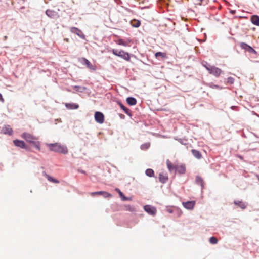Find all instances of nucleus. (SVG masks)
I'll return each mask as SVG.
<instances>
[{
    "label": "nucleus",
    "instance_id": "nucleus-1",
    "mask_svg": "<svg viewBox=\"0 0 259 259\" xmlns=\"http://www.w3.org/2000/svg\"><path fill=\"white\" fill-rule=\"evenodd\" d=\"M21 137L27 142L31 144L36 149L38 150H40V142L38 141L37 137L27 132L22 133Z\"/></svg>",
    "mask_w": 259,
    "mask_h": 259
},
{
    "label": "nucleus",
    "instance_id": "nucleus-2",
    "mask_svg": "<svg viewBox=\"0 0 259 259\" xmlns=\"http://www.w3.org/2000/svg\"><path fill=\"white\" fill-rule=\"evenodd\" d=\"M47 146L49 147L50 151L64 154L68 153L67 147L59 143L47 144Z\"/></svg>",
    "mask_w": 259,
    "mask_h": 259
},
{
    "label": "nucleus",
    "instance_id": "nucleus-3",
    "mask_svg": "<svg viewBox=\"0 0 259 259\" xmlns=\"http://www.w3.org/2000/svg\"><path fill=\"white\" fill-rule=\"evenodd\" d=\"M203 65L210 74L217 77H219L222 73V70L220 68L214 66H212L207 63H206L205 64H203Z\"/></svg>",
    "mask_w": 259,
    "mask_h": 259
},
{
    "label": "nucleus",
    "instance_id": "nucleus-4",
    "mask_svg": "<svg viewBox=\"0 0 259 259\" xmlns=\"http://www.w3.org/2000/svg\"><path fill=\"white\" fill-rule=\"evenodd\" d=\"M111 52L115 56L120 57L127 61H130L131 60L130 54L123 50H121L118 51L116 49H113L111 50Z\"/></svg>",
    "mask_w": 259,
    "mask_h": 259
},
{
    "label": "nucleus",
    "instance_id": "nucleus-5",
    "mask_svg": "<svg viewBox=\"0 0 259 259\" xmlns=\"http://www.w3.org/2000/svg\"><path fill=\"white\" fill-rule=\"evenodd\" d=\"M95 120L97 122L102 124L104 122V115L102 112L97 111L95 113Z\"/></svg>",
    "mask_w": 259,
    "mask_h": 259
},
{
    "label": "nucleus",
    "instance_id": "nucleus-6",
    "mask_svg": "<svg viewBox=\"0 0 259 259\" xmlns=\"http://www.w3.org/2000/svg\"><path fill=\"white\" fill-rule=\"evenodd\" d=\"M144 210L147 212L149 214L151 215H155L156 213V209L155 207L149 205H146L144 207Z\"/></svg>",
    "mask_w": 259,
    "mask_h": 259
},
{
    "label": "nucleus",
    "instance_id": "nucleus-7",
    "mask_svg": "<svg viewBox=\"0 0 259 259\" xmlns=\"http://www.w3.org/2000/svg\"><path fill=\"white\" fill-rule=\"evenodd\" d=\"M81 63L84 64L87 68L91 70L95 71L96 70V67L95 65H93L88 59L85 58H82L81 59Z\"/></svg>",
    "mask_w": 259,
    "mask_h": 259
},
{
    "label": "nucleus",
    "instance_id": "nucleus-8",
    "mask_svg": "<svg viewBox=\"0 0 259 259\" xmlns=\"http://www.w3.org/2000/svg\"><path fill=\"white\" fill-rule=\"evenodd\" d=\"M70 30L71 32L76 34L80 38H81L82 39L85 38L84 34L82 33L81 30L79 29L78 28H76L75 27H72L70 28Z\"/></svg>",
    "mask_w": 259,
    "mask_h": 259
},
{
    "label": "nucleus",
    "instance_id": "nucleus-9",
    "mask_svg": "<svg viewBox=\"0 0 259 259\" xmlns=\"http://www.w3.org/2000/svg\"><path fill=\"white\" fill-rule=\"evenodd\" d=\"M90 195L92 196H94L95 195H103L105 198H111L112 195L106 191H98L92 192L90 193Z\"/></svg>",
    "mask_w": 259,
    "mask_h": 259
},
{
    "label": "nucleus",
    "instance_id": "nucleus-10",
    "mask_svg": "<svg viewBox=\"0 0 259 259\" xmlns=\"http://www.w3.org/2000/svg\"><path fill=\"white\" fill-rule=\"evenodd\" d=\"M132 42V40L130 39H127L126 40L123 39H119L117 41V44L119 45L125 46V47H130L131 46V43Z\"/></svg>",
    "mask_w": 259,
    "mask_h": 259
},
{
    "label": "nucleus",
    "instance_id": "nucleus-11",
    "mask_svg": "<svg viewBox=\"0 0 259 259\" xmlns=\"http://www.w3.org/2000/svg\"><path fill=\"white\" fill-rule=\"evenodd\" d=\"M196 202L195 201H190L186 202H183V206L187 209H192L195 205Z\"/></svg>",
    "mask_w": 259,
    "mask_h": 259
},
{
    "label": "nucleus",
    "instance_id": "nucleus-12",
    "mask_svg": "<svg viewBox=\"0 0 259 259\" xmlns=\"http://www.w3.org/2000/svg\"><path fill=\"white\" fill-rule=\"evenodd\" d=\"M13 143L15 146L20 147L23 149H26L27 148V146L26 143L22 140H14L13 141Z\"/></svg>",
    "mask_w": 259,
    "mask_h": 259
},
{
    "label": "nucleus",
    "instance_id": "nucleus-13",
    "mask_svg": "<svg viewBox=\"0 0 259 259\" xmlns=\"http://www.w3.org/2000/svg\"><path fill=\"white\" fill-rule=\"evenodd\" d=\"M46 15L52 18H56L58 17V13L51 10H47L46 12Z\"/></svg>",
    "mask_w": 259,
    "mask_h": 259
},
{
    "label": "nucleus",
    "instance_id": "nucleus-14",
    "mask_svg": "<svg viewBox=\"0 0 259 259\" xmlns=\"http://www.w3.org/2000/svg\"><path fill=\"white\" fill-rule=\"evenodd\" d=\"M240 47L242 49L247 51L248 52H249L250 53H251V52L255 53V51L251 47L249 46L246 43H244V42L241 43Z\"/></svg>",
    "mask_w": 259,
    "mask_h": 259
},
{
    "label": "nucleus",
    "instance_id": "nucleus-15",
    "mask_svg": "<svg viewBox=\"0 0 259 259\" xmlns=\"http://www.w3.org/2000/svg\"><path fill=\"white\" fill-rule=\"evenodd\" d=\"M159 179L160 182L164 183L168 180V176L164 172L160 173L159 176Z\"/></svg>",
    "mask_w": 259,
    "mask_h": 259
},
{
    "label": "nucleus",
    "instance_id": "nucleus-16",
    "mask_svg": "<svg viewBox=\"0 0 259 259\" xmlns=\"http://www.w3.org/2000/svg\"><path fill=\"white\" fill-rule=\"evenodd\" d=\"M2 131L3 133L9 135H12L13 132L12 128L9 125L3 127Z\"/></svg>",
    "mask_w": 259,
    "mask_h": 259
},
{
    "label": "nucleus",
    "instance_id": "nucleus-17",
    "mask_svg": "<svg viewBox=\"0 0 259 259\" xmlns=\"http://www.w3.org/2000/svg\"><path fill=\"white\" fill-rule=\"evenodd\" d=\"M250 20L254 25L259 26V16L253 15L251 17Z\"/></svg>",
    "mask_w": 259,
    "mask_h": 259
},
{
    "label": "nucleus",
    "instance_id": "nucleus-18",
    "mask_svg": "<svg viewBox=\"0 0 259 259\" xmlns=\"http://www.w3.org/2000/svg\"><path fill=\"white\" fill-rule=\"evenodd\" d=\"M191 152L193 156L195 157L197 159H200L202 158V155L200 151L195 149H192L191 150Z\"/></svg>",
    "mask_w": 259,
    "mask_h": 259
},
{
    "label": "nucleus",
    "instance_id": "nucleus-19",
    "mask_svg": "<svg viewBox=\"0 0 259 259\" xmlns=\"http://www.w3.org/2000/svg\"><path fill=\"white\" fill-rule=\"evenodd\" d=\"M166 164L167 168L170 172H171L173 170L176 171L177 166L174 165L169 160H167Z\"/></svg>",
    "mask_w": 259,
    "mask_h": 259
},
{
    "label": "nucleus",
    "instance_id": "nucleus-20",
    "mask_svg": "<svg viewBox=\"0 0 259 259\" xmlns=\"http://www.w3.org/2000/svg\"><path fill=\"white\" fill-rule=\"evenodd\" d=\"M65 106L68 109H76L79 107L78 105L75 103H66Z\"/></svg>",
    "mask_w": 259,
    "mask_h": 259
},
{
    "label": "nucleus",
    "instance_id": "nucleus-21",
    "mask_svg": "<svg viewBox=\"0 0 259 259\" xmlns=\"http://www.w3.org/2000/svg\"><path fill=\"white\" fill-rule=\"evenodd\" d=\"M126 102L131 106H133L136 104V99L133 97H128L126 99Z\"/></svg>",
    "mask_w": 259,
    "mask_h": 259
},
{
    "label": "nucleus",
    "instance_id": "nucleus-22",
    "mask_svg": "<svg viewBox=\"0 0 259 259\" xmlns=\"http://www.w3.org/2000/svg\"><path fill=\"white\" fill-rule=\"evenodd\" d=\"M130 24L133 27L138 28L140 26L141 22L139 20L133 19L131 21Z\"/></svg>",
    "mask_w": 259,
    "mask_h": 259
},
{
    "label": "nucleus",
    "instance_id": "nucleus-23",
    "mask_svg": "<svg viewBox=\"0 0 259 259\" xmlns=\"http://www.w3.org/2000/svg\"><path fill=\"white\" fill-rule=\"evenodd\" d=\"M176 171L181 174H184L186 171V168L183 165L177 166Z\"/></svg>",
    "mask_w": 259,
    "mask_h": 259
},
{
    "label": "nucleus",
    "instance_id": "nucleus-24",
    "mask_svg": "<svg viewBox=\"0 0 259 259\" xmlns=\"http://www.w3.org/2000/svg\"><path fill=\"white\" fill-rule=\"evenodd\" d=\"M234 203L235 205L238 206L242 209H244L246 208L245 204L242 201L236 200L234 201Z\"/></svg>",
    "mask_w": 259,
    "mask_h": 259
},
{
    "label": "nucleus",
    "instance_id": "nucleus-25",
    "mask_svg": "<svg viewBox=\"0 0 259 259\" xmlns=\"http://www.w3.org/2000/svg\"><path fill=\"white\" fill-rule=\"evenodd\" d=\"M195 181H196V183L198 185H200L201 186L202 188H203V187H204V182H203V180L202 179V178L201 177H200V176H197L196 177Z\"/></svg>",
    "mask_w": 259,
    "mask_h": 259
},
{
    "label": "nucleus",
    "instance_id": "nucleus-26",
    "mask_svg": "<svg viewBox=\"0 0 259 259\" xmlns=\"http://www.w3.org/2000/svg\"><path fill=\"white\" fill-rule=\"evenodd\" d=\"M45 177L47 179V180L51 182L54 183H59V181L58 180H57L55 178H53V177H51L50 176H49L46 174H45Z\"/></svg>",
    "mask_w": 259,
    "mask_h": 259
},
{
    "label": "nucleus",
    "instance_id": "nucleus-27",
    "mask_svg": "<svg viewBox=\"0 0 259 259\" xmlns=\"http://www.w3.org/2000/svg\"><path fill=\"white\" fill-rule=\"evenodd\" d=\"M119 105L120 106V108L124 111V112L130 115V110L127 108L125 106H124L122 103H119Z\"/></svg>",
    "mask_w": 259,
    "mask_h": 259
},
{
    "label": "nucleus",
    "instance_id": "nucleus-28",
    "mask_svg": "<svg viewBox=\"0 0 259 259\" xmlns=\"http://www.w3.org/2000/svg\"><path fill=\"white\" fill-rule=\"evenodd\" d=\"M155 56L157 58L159 57H161L162 58H165L166 57V53L158 52L155 53Z\"/></svg>",
    "mask_w": 259,
    "mask_h": 259
},
{
    "label": "nucleus",
    "instance_id": "nucleus-29",
    "mask_svg": "<svg viewBox=\"0 0 259 259\" xmlns=\"http://www.w3.org/2000/svg\"><path fill=\"white\" fill-rule=\"evenodd\" d=\"M145 174L147 176L150 177L154 176V171L152 169H147L146 170Z\"/></svg>",
    "mask_w": 259,
    "mask_h": 259
},
{
    "label": "nucleus",
    "instance_id": "nucleus-30",
    "mask_svg": "<svg viewBox=\"0 0 259 259\" xmlns=\"http://www.w3.org/2000/svg\"><path fill=\"white\" fill-rule=\"evenodd\" d=\"M208 86L212 89H218L220 90L222 89L221 87H220L218 85L214 84L213 83H210L208 84Z\"/></svg>",
    "mask_w": 259,
    "mask_h": 259
},
{
    "label": "nucleus",
    "instance_id": "nucleus-31",
    "mask_svg": "<svg viewBox=\"0 0 259 259\" xmlns=\"http://www.w3.org/2000/svg\"><path fill=\"white\" fill-rule=\"evenodd\" d=\"M218 239L214 237H211L209 238V242L211 244H215L218 243Z\"/></svg>",
    "mask_w": 259,
    "mask_h": 259
},
{
    "label": "nucleus",
    "instance_id": "nucleus-32",
    "mask_svg": "<svg viewBox=\"0 0 259 259\" xmlns=\"http://www.w3.org/2000/svg\"><path fill=\"white\" fill-rule=\"evenodd\" d=\"M120 197L121 198L122 200L123 201H126V200H131V198L126 197L123 194L122 192H120V194H119Z\"/></svg>",
    "mask_w": 259,
    "mask_h": 259
},
{
    "label": "nucleus",
    "instance_id": "nucleus-33",
    "mask_svg": "<svg viewBox=\"0 0 259 259\" xmlns=\"http://www.w3.org/2000/svg\"><path fill=\"white\" fill-rule=\"evenodd\" d=\"M125 207L126 208V210H128V211H131V212L135 211V208L134 207L131 206L129 205H125Z\"/></svg>",
    "mask_w": 259,
    "mask_h": 259
},
{
    "label": "nucleus",
    "instance_id": "nucleus-34",
    "mask_svg": "<svg viewBox=\"0 0 259 259\" xmlns=\"http://www.w3.org/2000/svg\"><path fill=\"white\" fill-rule=\"evenodd\" d=\"M234 82V79L232 77H229L227 79V83L229 84H233Z\"/></svg>",
    "mask_w": 259,
    "mask_h": 259
},
{
    "label": "nucleus",
    "instance_id": "nucleus-35",
    "mask_svg": "<svg viewBox=\"0 0 259 259\" xmlns=\"http://www.w3.org/2000/svg\"><path fill=\"white\" fill-rule=\"evenodd\" d=\"M0 101L4 102V100L2 97V95L0 94Z\"/></svg>",
    "mask_w": 259,
    "mask_h": 259
},
{
    "label": "nucleus",
    "instance_id": "nucleus-36",
    "mask_svg": "<svg viewBox=\"0 0 259 259\" xmlns=\"http://www.w3.org/2000/svg\"><path fill=\"white\" fill-rule=\"evenodd\" d=\"M115 191L118 193V194H120V192H121L118 188H116Z\"/></svg>",
    "mask_w": 259,
    "mask_h": 259
},
{
    "label": "nucleus",
    "instance_id": "nucleus-37",
    "mask_svg": "<svg viewBox=\"0 0 259 259\" xmlns=\"http://www.w3.org/2000/svg\"><path fill=\"white\" fill-rule=\"evenodd\" d=\"M149 0H142L141 2H140V4L141 3H144L145 2H148Z\"/></svg>",
    "mask_w": 259,
    "mask_h": 259
},
{
    "label": "nucleus",
    "instance_id": "nucleus-38",
    "mask_svg": "<svg viewBox=\"0 0 259 259\" xmlns=\"http://www.w3.org/2000/svg\"><path fill=\"white\" fill-rule=\"evenodd\" d=\"M78 171L82 174H85V171L82 170H78Z\"/></svg>",
    "mask_w": 259,
    "mask_h": 259
},
{
    "label": "nucleus",
    "instance_id": "nucleus-39",
    "mask_svg": "<svg viewBox=\"0 0 259 259\" xmlns=\"http://www.w3.org/2000/svg\"><path fill=\"white\" fill-rule=\"evenodd\" d=\"M64 40L67 42H69V39L68 38H64Z\"/></svg>",
    "mask_w": 259,
    "mask_h": 259
},
{
    "label": "nucleus",
    "instance_id": "nucleus-40",
    "mask_svg": "<svg viewBox=\"0 0 259 259\" xmlns=\"http://www.w3.org/2000/svg\"><path fill=\"white\" fill-rule=\"evenodd\" d=\"M7 38H8V37H7V36H5L4 37V40H6L7 39Z\"/></svg>",
    "mask_w": 259,
    "mask_h": 259
}]
</instances>
